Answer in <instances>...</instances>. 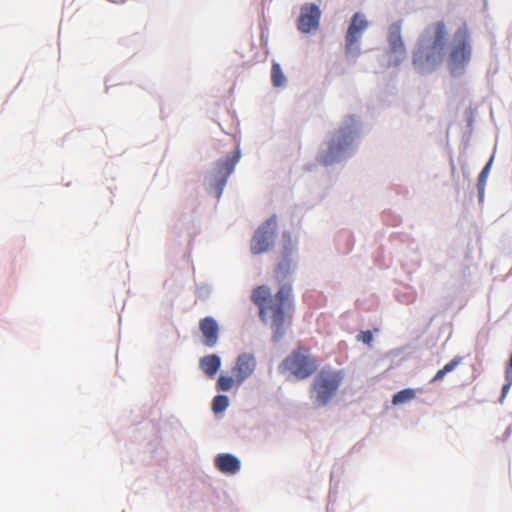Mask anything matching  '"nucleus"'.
Wrapping results in <instances>:
<instances>
[{"instance_id": "9d476101", "label": "nucleus", "mask_w": 512, "mask_h": 512, "mask_svg": "<svg viewBox=\"0 0 512 512\" xmlns=\"http://www.w3.org/2000/svg\"><path fill=\"white\" fill-rule=\"evenodd\" d=\"M320 16L321 12L317 5L309 4L303 6L298 18L299 31L310 33L312 30H316L319 26Z\"/></svg>"}, {"instance_id": "412c9836", "label": "nucleus", "mask_w": 512, "mask_h": 512, "mask_svg": "<svg viewBox=\"0 0 512 512\" xmlns=\"http://www.w3.org/2000/svg\"><path fill=\"white\" fill-rule=\"evenodd\" d=\"M229 405V399L225 395H217L213 399L212 403V409L215 413H222L224 412Z\"/></svg>"}, {"instance_id": "423d86ee", "label": "nucleus", "mask_w": 512, "mask_h": 512, "mask_svg": "<svg viewBox=\"0 0 512 512\" xmlns=\"http://www.w3.org/2000/svg\"><path fill=\"white\" fill-rule=\"evenodd\" d=\"M276 228L277 219L276 216H272L255 231L250 247L252 254L258 255L270 249L273 245Z\"/></svg>"}, {"instance_id": "2eb2a0df", "label": "nucleus", "mask_w": 512, "mask_h": 512, "mask_svg": "<svg viewBox=\"0 0 512 512\" xmlns=\"http://www.w3.org/2000/svg\"><path fill=\"white\" fill-rule=\"evenodd\" d=\"M389 44L391 51L399 56L398 62L405 57V46L401 37V26L399 23L391 25L389 29Z\"/></svg>"}, {"instance_id": "6ab92c4d", "label": "nucleus", "mask_w": 512, "mask_h": 512, "mask_svg": "<svg viewBox=\"0 0 512 512\" xmlns=\"http://www.w3.org/2000/svg\"><path fill=\"white\" fill-rule=\"evenodd\" d=\"M462 361V358L461 357H455L453 358L451 361H449L447 364L444 365V367L442 369H440L436 374L435 376L432 378V382H436V381H439L441 379H443V377L453 371Z\"/></svg>"}, {"instance_id": "0eeeda50", "label": "nucleus", "mask_w": 512, "mask_h": 512, "mask_svg": "<svg viewBox=\"0 0 512 512\" xmlns=\"http://www.w3.org/2000/svg\"><path fill=\"white\" fill-rule=\"evenodd\" d=\"M368 21L361 13H355L352 16L351 23L347 29L345 36V51L346 54L359 53L358 43L364 31L368 28Z\"/></svg>"}, {"instance_id": "1a4fd4ad", "label": "nucleus", "mask_w": 512, "mask_h": 512, "mask_svg": "<svg viewBox=\"0 0 512 512\" xmlns=\"http://www.w3.org/2000/svg\"><path fill=\"white\" fill-rule=\"evenodd\" d=\"M353 141L351 132L339 130L331 139L328 150L322 157L324 164H332L340 155V153L348 147Z\"/></svg>"}, {"instance_id": "f03ea898", "label": "nucleus", "mask_w": 512, "mask_h": 512, "mask_svg": "<svg viewBox=\"0 0 512 512\" xmlns=\"http://www.w3.org/2000/svg\"><path fill=\"white\" fill-rule=\"evenodd\" d=\"M448 36L444 21L429 24L419 35L413 51L412 63L415 69L420 73L437 69L444 61Z\"/></svg>"}, {"instance_id": "f8f14e48", "label": "nucleus", "mask_w": 512, "mask_h": 512, "mask_svg": "<svg viewBox=\"0 0 512 512\" xmlns=\"http://www.w3.org/2000/svg\"><path fill=\"white\" fill-rule=\"evenodd\" d=\"M199 329L203 335V343L208 347H213L218 342L219 326L212 317H205L199 322Z\"/></svg>"}, {"instance_id": "dca6fc26", "label": "nucleus", "mask_w": 512, "mask_h": 512, "mask_svg": "<svg viewBox=\"0 0 512 512\" xmlns=\"http://www.w3.org/2000/svg\"><path fill=\"white\" fill-rule=\"evenodd\" d=\"M199 366L208 377L212 378L221 366V359L216 354L207 355L200 359Z\"/></svg>"}, {"instance_id": "20e7f679", "label": "nucleus", "mask_w": 512, "mask_h": 512, "mask_svg": "<svg viewBox=\"0 0 512 512\" xmlns=\"http://www.w3.org/2000/svg\"><path fill=\"white\" fill-rule=\"evenodd\" d=\"M344 378L342 370L323 368L315 377L312 389L316 394V403L320 406L328 404L335 396Z\"/></svg>"}, {"instance_id": "393cba45", "label": "nucleus", "mask_w": 512, "mask_h": 512, "mask_svg": "<svg viewBox=\"0 0 512 512\" xmlns=\"http://www.w3.org/2000/svg\"><path fill=\"white\" fill-rule=\"evenodd\" d=\"M505 370H511L512 371V353H511L510 359L508 361V364H507V367H506Z\"/></svg>"}, {"instance_id": "ddd939ff", "label": "nucleus", "mask_w": 512, "mask_h": 512, "mask_svg": "<svg viewBox=\"0 0 512 512\" xmlns=\"http://www.w3.org/2000/svg\"><path fill=\"white\" fill-rule=\"evenodd\" d=\"M283 238H287V245L284 247V250L281 255V260L277 265L275 270V276L277 280L282 281L286 278V276L291 271L292 267V246L291 239L289 233H284Z\"/></svg>"}, {"instance_id": "7ed1b4c3", "label": "nucleus", "mask_w": 512, "mask_h": 512, "mask_svg": "<svg viewBox=\"0 0 512 512\" xmlns=\"http://www.w3.org/2000/svg\"><path fill=\"white\" fill-rule=\"evenodd\" d=\"M472 57L470 33L467 27L458 28L447 55V67L451 74L462 73Z\"/></svg>"}, {"instance_id": "f3484780", "label": "nucleus", "mask_w": 512, "mask_h": 512, "mask_svg": "<svg viewBox=\"0 0 512 512\" xmlns=\"http://www.w3.org/2000/svg\"><path fill=\"white\" fill-rule=\"evenodd\" d=\"M415 397H416V391L414 389H411V388L403 389V390L397 392L393 396L392 403H393V405L405 404V403H408V402L412 401L413 399H415Z\"/></svg>"}, {"instance_id": "b1692460", "label": "nucleus", "mask_w": 512, "mask_h": 512, "mask_svg": "<svg viewBox=\"0 0 512 512\" xmlns=\"http://www.w3.org/2000/svg\"><path fill=\"white\" fill-rule=\"evenodd\" d=\"M359 339L363 341V343L370 345L373 341V334L371 331H364L359 336Z\"/></svg>"}, {"instance_id": "9b49d317", "label": "nucleus", "mask_w": 512, "mask_h": 512, "mask_svg": "<svg viewBox=\"0 0 512 512\" xmlns=\"http://www.w3.org/2000/svg\"><path fill=\"white\" fill-rule=\"evenodd\" d=\"M255 368L256 360L253 355L248 353L239 355L232 369L233 375L236 377V384H241L245 379L251 376Z\"/></svg>"}, {"instance_id": "6e6552de", "label": "nucleus", "mask_w": 512, "mask_h": 512, "mask_svg": "<svg viewBox=\"0 0 512 512\" xmlns=\"http://www.w3.org/2000/svg\"><path fill=\"white\" fill-rule=\"evenodd\" d=\"M240 155L237 152L234 156L216 163V167L212 174V181L216 189L217 197H220L228 177L234 171L235 165L239 161Z\"/></svg>"}, {"instance_id": "39448f33", "label": "nucleus", "mask_w": 512, "mask_h": 512, "mask_svg": "<svg viewBox=\"0 0 512 512\" xmlns=\"http://www.w3.org/2000/svg\"><path fill=\"white\" fill-rule=\"evenodd\" d=\"M318 363L306 348H298L287 356L281 363L280 369L288 371L298 379H306L317 369Z\"/></svg>"}, {"instance_id": "4468645a", "label": "nucleus", "mask_w": 512, "mask_h": 512, "mask_svg": "<svg viewBox=\"0 0 512 512\" xmlns=\"http://www.w3.org/2000/svg\"><path fill=\"white\" fill-rule=\"evenodd\" d=\"M215 466L225 474H235L240 470L241 464L237 457L232 454H219L215 458Z\"/></svg>"}, {"instance_id": "f257e3e1", "label": "nucleus", "mask_w": 512, "mask_h": 512, "mask_svg": "<svg viewBox=\"0 0 512 512\" xmlns=\"http://www.w3.org/2000/svg\"><path fill=\"white\" fill-rule=\"evenodd\" d=\"M292 285L284 283L272 296L270 288L260 285L253 289L251 301L259 308V317L265 324H270L274 331V341L284 334V323L293 306Z\"/></svg>"}, {"instance_id": "aec40b11", "label": "nucleus", "mask_w": 512, "mask_h": 512, "mask_svg": "<svg viewBox=\"0 0 512 512\" xmlns=\"http://www.w3.org/2000/svg\"><path fill=\"white\" fill-rule=\"evenodd\" d=\"M492 162H493V156L490 158L488 163L485 165V167L482 169L481 173L479 174L477 186H478V191H479L480 195H483V193H484L486 181H487L488 175L491 170Z\"/></svg>"}, {"instance_id": "5701e85b", "label": "nucleus", "mask_w": 512, "mask_h": 512, "mask_svg": "<svg viewBox=\"0 0 512 512\" xmlns=\"http://www.w3.org/2000/svg\"><path fill=\"white\" fill-rule=\"evenodd\" d=\"M505 379H506V383L502 387V395L500 398L501 403L505 399L506 395L509 392L510 387L512 386V371L511 370H505Z\"/></svg>"}, {"instance_id": "4be33fe9", "label": "nucleus", "mask_w": 512, "mask_h": 512, "mask_svg": "<svg viewBox=\"0 0 512 512\" xmlns=\"http://www.w3.org/2000/svg\"><path fill=\"white\" fill-rule=\"evenodd\" d=\"M236 384V377L221 375L217 381V388L221 391H229Z\"/></svg>"}, {"instance_id": "a211bd4d", "label": "nucleus", "mask_w": 512, "mask_h": 512, "mask_svg": "<svg viewBox=\"0 0 512 512\" xmlns=\"http://www.w3.org/2000/svg\"><path fill=\"white\" fill-rule=\"evenodd\" d=\"M271 81L275 87H282L286 83V77L281 69L280 64L278 63L272 64Z\"/></svg>"}]
</instances>
